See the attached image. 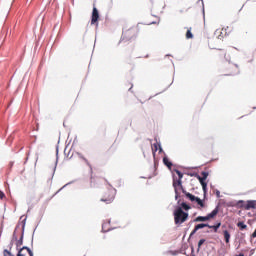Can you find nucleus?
<instances>
[{
  "label": "nucleus",
  "instance_id": "nucleus-1",
  "mask_svg": "<svg viewBox=\"0 0 256 256\" xmlns=\"http://www.w3.org/2000/svg\"><path fill=\"white\" fill-rule=\"evenodd\" d=\"M115 195H117V190L113 186L106 185L102 191L101 201L109 205L112 201H115Z\"/></svg>",
  "mask_w": 256,
  "mask_h": 256
},
{
  "label": "nucleus",
  "instance_id": "nucleus-2",
  "mask_svg": "<svg viewBox=\"0 0 256 256\" xmlns=\"http://www.w3.org/2000/svg\"><path fill=\"white\" fill-rule=\"evenodd\" d=\"M189 219V214L183 211V208L178 207L174 211V223L176 225H181V223H185Z\"/></svg>",
  "mask_w": 256,
  "mask_h": 256
},
{
  "label": "nucleus",
  "instance_id": "nucleus-3",
  "mask_svg": "<svg viewBox=\"0 0 256 256\" xmlns=\"http://www.w3.org/2000/svg\"><path fill=\"white\" fill-rule=\"evenodd\" d=\"M134 37H137V28H127L122 32L121 41H131Z\"/></svg>",
  "mask_w": 256,
  "mask_h": 256
},
{
  "label": "nucleus",
  "instance_id": "nucleus-4",
  "mask_svg": "<svg viewBox=\"0 0 256 256\" xmlns=\"http://www.w3.org/2000/svg\"><path fill=\"white\" fill-rule=\"evenodd\" d=\"M183 193L186 195L187 199H189L192 203H197V209H205V201L201 200V198L187 192L183 191Z\"/></svg>",
  "mask_w": 256,
  "mask_h": 256
},
{
  "label": "nucleus",
  "instance_id": "nucleus-5",
  "mask_svg": "<svg viewBox=\"0 0 256 256\" xmlns=\"http://www.w3.org/2000/svg\"><path fill=\"white\" fill-rule=\"evenodd\" d=\"M238 205H240L242 209H245V211H251V209H256V200H248L247 202L240 201Z\"/></svg>",
  "mask_w": 256,
  "mask_h": 256
},
{
  "label": "nucleus",
  "instance_id": "nucleus-6",
  "mask_svg": "<svg viewBox=\"0 0 256 256\" xmlns=\"http://www.w3.org/2000/svg\"><path fill=\"white\" fill-rule=\"evenodd\" d=\"M103 183H104V185H105V183H107V181L103 178L92 176L90 179V186L94 187V188L101 187V185H103Z\"/></svg>",
  "mask_w": 256,
  "mask_h": 256
},
{
  "label": "nucleus",
  "instance_id": "nucleus-7",
  "mask_svg": "<svg viewBox=\"0 0 256 256\" xmlns=\"http://www.w3.org/2000/svg\"><path fill=\"white\" fill-rule=\"evenodd\" d=\"M34 256L33 255V251H31V249H29L28 247H23L19 250L17 256Z\"/></svg>",
  "mask_w": 256,
  "mask_h": 256
},
{
  "label": "nucleus",
  "instance_id": "nucleus-8",
  "mask_svg": "<svg viewBox=\"0 0 256 256\" xmlns=\"http://www.w3.org/2000/svg\"><path fill=\"white\" fill-rule=\"evenodd\" d=\"M173 187H174V191L175 193H177L179 187L180 189H182V192L185 191L183 190V182L181 181V179H173Z\"/></svg>",
  "mask_w": 256,
  "mask_h": 256
},
{
  "label": "nucleus",
  "instance_id": "nucleus-9",
  "mask_svg": "<svg viewBox=\"0 0 256 256\" xmlns=\"http://www.w3.org/2000/svg\"><path fill=\"white\" fill-rule=\"evenodd\" d=\"M97 21H99V10L94 7L92 11L91 25H95Z\"/></svg>",
  "mask_w": 256,
  "mask_h": 256
},
{
  "label": "nucleus",
  "instance_id": "nucleus-10",
  "mask_svg": "<svg viewBox=\"0 0 256 256\" xmlns=\"http://www.w3.org/2000/svg\"><path fill=\"white\" fill-rule=\"evenodd\" d=\"M196 178L200 182V185H202L204 193H207V182H205V179H203L199 174H196Z\"/></svg>",
  "mask_w": 256,
  "mask_h": 256
},
{
  "label": "nucleus",
  "instance_id": "nucleus-11",
  "mask_svg": "<svg viewBox=\"0 0 256 256\" xmlns=\"http://www.w3.org/2000/svg\"><path fill=\"white\" fill-rule=\"evenodd\" d=\"M152 151L153 153H157V151H163V148H161V144L156 142L152 145Z\"/></svg>",
  "mask_w": 256,
  "mask_h": 256
},
{
  "label": "nucleus",
  "instance_id": "nucleus-12",
  "mask_svg": "<svg viewBox=\"0 0 256 256\" xmlns=\"http://www.w3.org/2000/svg\"><path fill=\"white\" fill-rule=\"evenodd\" d=\"M223 236H224L225 243H229V241H231V233H229L228 230L223 231Z\"/></svg>",
  "mask_w": 256,
  "mask_h": 256
},
{
  "label": "nucleus",
  "instance_id": "nucleus-13",
  "mask_svg": "<svg viewBox=\"0 0 256 256\" xmlns=\"http://www.w3.org/2000/svg\"><path fill=\"white\" fill-rule=\"evenodd\" d=\"M219 213V207H216L210 214H208V219H213L214 217H217V214Z\"/></svg>",
  "mask_w": 256,
  "mask_h": 256
},
{
  "label": "nucleus",
  "instance_id": "nucleus-14",
  "mask_svg": "<svg viewBox=\"0 0 256 256\" xmlns=\"http://www.w3.org/2000/svg\"><path fill=\"white\" fill-rule=\"evenodd\" d=\"M194 221L196 223H199L201 221H209V216L208 215L207 216H198V217L195 218Z\"/></svg>",
  "mask_w": 256,
  "mask_h": 256
},
{
  "label": "nucleus",
  "instance_id": "nucleus-15",
  "mask_svg": "<svg viewBox=\"0 0 256 256\" xmlns=\"http://www.w3.org/2000/svg\"><path fill=\"white\" fill-rule=\"evenodd\" d=\"M163 163L164 165H166V167H168V169H171V167H173V163H171V161H169V158L167 157L163 158Z\"/></svg>",
  "mask_w": 256,
  "mask_h": 256
},
{
  "label": "nucleus",
  "instance_id": "nucleus-16",
  "mask_svg": "<svg viewBox=\"0 0 256 256\" xmlns=\"http://www.w3.org/2000/svg\"><path fill=\"white\" fill-rule=\"evenodd\" d=\"M64 155L68 158V159H72V157H73V153L71 152V149H67V148H65L64 149Z\"/></svg>",
  "mask_w": 256,
  "mask_h": 256
},
{
  "label": "nucleus",
  "instance_id": "nucleus-17",
  "mask_svg": "<svg viewBox=\"0 0 256 256\" xmlns=\"http://www.w3.org/2000/svg\"><path fill=\"white\" fill-rule=\"evenodd\" d=\"M237 227L240 229V231H245V229H247L245 222H238Z\"/></svg>",
  "mask_w": 256,
  "mask_h": 256
},
{
  "label": "nucleus",
  "instance_id": "nucleus-18",
  "mask_svg": "<svg viewBox=\"0 0 256 256\" xmlns=\"http://www.w3.org/2000/svg\"><path fill=\"white\" fill-rule=\"evenodd\" d=\"M219 227H221V223L220 222L218 224H216V225H213V226L208 224V228L209 229H214V233H217V231H219Z\"/></svg>",
  "mask_w": 256,
  "mask_h": 256
},
{
  "label": "nucleus",
  "instance_id": "nucleus-19",
  "mask_svg": "<svg viewBox=\"0 0 256 256\" xmlns=\"http://www.w3.org/2000/svg\"><path fill=\"white\" fill-rule=\"evenodd\" d=\"M223 29L222 30H220V29H217L216 31H215V35H218L217 36V38L218 39H223Z\"/></svg>",
  "mask_w": 256,
  "mask_h": 256
},
{
  "label": "nucleus",
  "instance_id": "nucleus-20",
  "mask_svg": "<svg viewBox=\"0 0 256 256\" xmlns=\"http://www.w3.org/2000/svg\"><path fill=\"white\" fill-rule=\"evenodd\" d=\"M186 39H193V33H191V28L186 32Z\"/></svg>",
  "mask_w": 256,
  "mask_h": 256
},
{
  "label": "nucleus",
  "instance_id": "nucleus-21",
  "mask_svg": "<svg viewBox=\"0 0 256 256\" xmlns=\"http://www.w3.org/2000/svg\"><path fill=\"white\" fill-rule=\"evenodd\" d=\"M181 207L184 208L185 211H189V209H191V206L185 202L181 204Z\"/></svg>",
  "mask_w": 256,
  "mask_h": 256
},
{
  "label": "nucleus",
  "instance_id": "nucleus-22",
  "mask_svg": "<svg viewBox=\"0 0 256 256\" xmlns=\"http://www.w3.org/2000/svg\"><path fill=\"white\" fill-rule=\"evenodd\" d=\"M205 227H209V224H198L195 226L196 229H205Z\"/></svg>",
  "mask_w": 256,
  "mask_h": 256
},
{
  "label": "nucleus",
  "instance_id": "nucleus-23",
  "mask_svg": "<svg viewBox=\"0 0 256 256\" xmlns=\"http://www.w3.org/2000/svg\"><path fill=\"white\" fill-rule=\"evenodd\" d=\"M175 173L178 175V179H180V180L183 179V174L181 171L175 170Z\"/></svg>",
  "mask_w": 256,
  "mask_h": 256
},
{
  "label": "nucleus",
  "instance_id": "nucleus-24",
  "mask_svg": "<svg viewBox=\"0 0 256 256\" xmlns=\"http://www.w3.org/2000/svg\"><path fill=\"white\" fill-rule=\"evenodd\" d=\"M201 175H202V178L204 179V181H207V177H209V173L202 172Z\"/></svg>",
  "mask_w": 256,
  "mask_h": 256
},
{
  "label": "nucleus",
  "instance_id": "nucleus-25",
  "mask_svg": "<svg viewBox=\"0 0 256 256\" xmlns=\"http://www.w3.org/2000/svg\"><path fill=\"white\" fill-rule=\"evenodd\" d=\"M205 243V239H200L198 242V249H201V246Z\"/></svg>",
  "mask_w": 256,
  "mask_h": 256
},
{
  "label": "nucleus",
  "instance_id": "nucleus-26",
  "mask_svg": "<svg viewBox=\"0 0 256 256\" xmlns=\"http://www.w3.org/2000/svg\"><path fill=\"white\" fill-rule=\"evenodd\" d=\"M3 255L4 256H13V254H11V252H9L8 250H4Z\"/></svg>",
  "mask_w": 256,
  "mask_h": 256
},
{
  "label": "nucleus",
  "instance_id": "nucleus-27",
  "mask_svg": "<svg viewBox=\"0 0 256 256\" xmlns=\"http://www.w3.org/2000/svg\"><path fill=\"white\" fill-rule=\"evenodd\" d=\"M197 231H199L196 227H194L193 231L190 234V237H193V235H195V233H197Z\"/></svg>",
  "mask_w": 256,
  "mask_h": 256
},
{
  "label": "nucleus",
  "instance_id": "nucleus-28",
  "mask_svg": "<svg viewBox=\"0 0 256 256\" xmlns=\"http://www.w3.org/2000/svg\"><path fill=\"white\" fill-rule=\"evenodd\" d=\"M197 231H199L196 227H194L193 231L190 234V237H193V235H195V233H197Z\"/></svg>",
  "mask_w": 256,
  "mask_h": 256
},
{
  "label": "nucleus",
  "instance_id": "nucleus-29",
  "mask_svg": "<svg viewBox=\"0 0 256 256\" xmlns=\"http://www.w3.org/2000/svg\"><path fill=\"white\" fill-rule=\"evenodd\" d=\"M3 197H5V193H3L2 191H0V199H3Z\"/></svg>",
  "mask_w": 256,
  "mask_h": 256
},
{
  "label": "nucleus",
  "instance_id": "nucleus-30",
  "mask_svg": "<svg viewBox=\"0 0 256 256\" xmlns=\"http://www.w3.org/2000/svg\"><path fill=\"white\" fill-rule=\"evenodd\" d=\"M18 245H23V237H21V240L18 242Z\"/></svg>",
  "mask_w": 256,
  "mask_h": 256
},
{
  "label": "nucleus",
  "instance_id": "nucleus-31",
  "mask_svg": "<svg viewBox=\"0 0 256 256\" xmlns=\"http://www.w3.org/2000/svg\"><path fill=\"white\" fill-rule=\"evenodd\" d=\"M81 159H83V161H85L87 163V159L83 156H80Z\"/></svg>",
  "mask_w": 256,
  "mask_h": 256
},
{
  "label": "nucleus",
  "instance_id": "nucleus-32",
  "mask_svg": "<svg viewBox=\"0 0 256 256\" xmlns=\"http://www.w3.org/2000/svg\"><path fill=\"white\" fill-rule=\"evenodd\" d=\"M235 256H245V254L240 253V254H237V255H235Z\"/></svg>",
  "mask_w": 256,
  "mask_h": 256
},
{
  "label": "nucleus",
  "instance_id": "nucleus-33",
  "mask_svg": "<svg viewBox=\"0 0 256 256\" xmlns=\"http://www.w3.org/2000/svg\"><path fill=\"white\" fill-rule=\"evenodd\" d=\"M232 68L235 69V71H237V66L233 65Z\"/></svg>",
  "mask_w": 256,
  "mask_h": 256
},
{
  "label": "nucleus",
  "instance_id": "nucleus-34",
  "mask_svg": "<svg viewBox=\"0 0 256 256\" xmlns=\"http://www.w3.org/2000/svg\"><path fill=\"white\" fill-rule=\"evenodd\" d=\"M233 74H235V72L230 73V75H233Z\"/></svg>",
  "mask_w": 256,
  "mask_h": 256
}]
</instances>
